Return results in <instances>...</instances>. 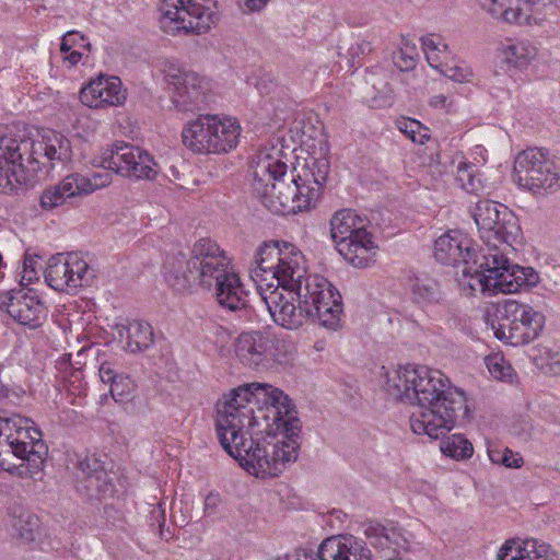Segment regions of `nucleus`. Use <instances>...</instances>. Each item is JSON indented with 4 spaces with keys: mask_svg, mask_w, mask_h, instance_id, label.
Returning a JSON list of instances; mask_svg holds the SVG:
<instances>
[{
    "mask_svg": "<svg viewBox=\"0 0 560 560\" xmlns=\"http://www.w3.org/2000/svg\"><path fill=\"white\" fill-rule=\"evenodd\" d=\"M301 429L289 396L261 383L232 389L215 420L223 450L257 478L277 477L296 462Z\"/></svg>",
    "mask_w": 560,
    "mask_h": 560,
    "instance_id": "f257e3e1",
    "label": "nucleus"
},
{
    "mask_svg": "<svg viewBox=\"0 0 560 560\" xmlns=\"http://www.w3.org/2000/svg\"><path fill=\"white\" fill-rule=\"evenodd\" d=\"M318 150L308 158L290 183L284 180L288 165L281 159V150L275 147L260 149L252 159L253 190L261 203L276 214L298 213L315 206L327 180L330 163L329 147L322 136Z\"/></svg>",
    "mask_w": 560,
    "mask_h": 560,
    "instance_id": "f03ea898",
    "label": "nucleus"
},
{
    "mask_svg": "<svg viewBox=\"0 0 560 560\" xmlns=\"http://www.w3.org/2000/svg\"><path fill=\"white\" fill-rule=\"evenodd\" d=\"M448 383L439 370L407 364L388 375L386 390L395 399L419 406L410 416L413 433L438 440L450 432L458 419L464 420L469 415L464 393Z\"/></svg>",
    "mask_w": 560,
    "mask_h": 560,
    "instance_id": "7ed1b4c3",
    "label": "nucleus"
},
{
    "mask_svg": "<svg viewBox=\"0 0 560 560\" xmlns=\"http://www.w3.org/2000/svg\"><path fill=\"white\" fill-rule=\"evenodd\" d=\"M165 281L177 292L191 288L214 290L218 304L231 312L247 307V293L226 253L203 237L191 247L188 257L179 254L165 264Z\"/></svg>",
    "mask_w": 560,
    "mask_h": 560,
    "instance_id": "20e7f679",
    "label": "nucleus"
},
{
    "mask_svg": "<svg viewBox=\"0 0 560 560\" xmlns=\"http://www.w3.org/2000/svg\"><path fill=\"white\" fill-rule=\"evenodd\" d=\"M503 215L495 220L490 231L480 233L481 240L489 247L481 262L474 269L476 282H469L472 291L479 290L490 295L497 293H515L538 283L539 276L532 267L514 265L500 250V246L511 247L518 231L516 218L509 209H502Z\"/></svg>",
    "mask_w": 560,
    "mask_h": 560,
    "instance_id": "39448f33",
    "label": "nucleus"
},
{
    "mask_svg": "<svg viewBox=\"0 0 560 560\" xmlns=\"http://www.w3.org/2000/svg\"><path fill=\"white\" fill-rule=\"evenodd\" d=\"M71 158L70 140L54 130H46L36 139L0 136V192L15 190L25 180V167L48 173L65 167Z\"/></svg>",
    "mask_w": 560,
    "mask_h": 560,
    "instance_id": "423d86ee",
    "label": "nucleus"
},
{
    "mask_svg": "<svg viewBox=\"0 0 560 560\" xmlns=\"http://www.w3.org/2000/svg\"><path fill=\"white\" fill-rule=\"evenodd\" d=\"M250 278L259 289L278 290L280 287L288 292L304 291L317 283L316 291H337L323 276L308 275L306 259L302 252L287 242H268L258 247Z\"/></svg>",
    "mask_w": 560,
    "mask_h": 560,
    "instance_id": "0eeeda50",
    "label": "nucleus"
},
{
    "mask_svg": "<svg viewBox=\"0 0 560 560\" xmlns=\"http://www.w3.org/2000/svg\"><path fill=\"white\" fill-rule=\"evenodd\" d=\"M317 283L306 285L304 291H292L296 295L299 306L278 290L264 295L273 322L290 330L299 329L307 319L320 326L336 330L340 326L342 314L341 295L338 291H316ZM291 294V292H289Z\"/></svg>",
    "mask_w": 560,
    "mask_h": 560,
    "instance_id": "6e6552de",
    "label": "nucleus"
},
{
    "mask_svg": "<svg viewBox=\"0 0 560 560\" xmlns=\"http://www.w3.org/2000/svg\"><path fill=\"white\" fill-rule=\"evenodd\" d=\"M0 438L7 452L21 460L13 465L0 460L3 470L21 478H33L43 470L48 447L40 432L27 427V420L19 416L0 417Z\"/></svg>",
    "mask_w": 560,
    "mask_h": 560,
    "instance_id": "1a4fd4ad",
    "label": "nucleus"
},
{
    "mask_svg": "<svg viewBox=\"0 0 560 560\" xmlns=\"http://www.w3.org/2000/svg\"><path fill=\"white\" fill-rule=\"evenodd\" d=\"M241 125L235 118L201 115L183 130V143L200 154H221L236 148Z\"/></svg>",
    "mask_w": 560,
    "mask_h": 560,
    "instance_id": "9d476101",
    "label": "nucleus"
},
{
    "mask_svg": "<svg viewBox=\"0 0 560 560\" xmlns=\"http://www.w3.org/2000/svg\"><path fill=\"white\" fill-rule=\"evenodd\" d=\"M215 5V0H164L160 26L171 35L205 34L218 22Z\"/></svg>",
    "mask_w": 560,
    "mask_h": 560,
    "instance_id": "9b49d317",
    "label": "nucleus"
},
{
    "mask_svg": "<svg viewBox=\"0 0 560 560\" xmlns=\"http://www.w3.org/2000/svg\"><path fill=\"white\" fill-rule=\"evenodd\" d=\"M500 313L494 335L512 346L527 345L537 339L544 330L546 317L542 312L527 303L506 300L498 310Z\"/></svg>",
    "mask_w": 560,
    "mask_h": 560,
    "instance_id": "f8f14e48",
    "label": "nucleus"
},
{
    "mask_svg": "<svg viewBox=\"0 0 560 560\" xmlns=\"http://www.w3.org/2000/svg\"><path fill=\"white\" fill-rule=\"evenodd\" d=\"M514 180L534 194H545L559 187L560 166L550 159L548 151L527 149L515 159Z\"/></svg>",
    "mask_w": 560,
    "mask_h": 560,
    "instance_id": "ddd939ff",
    "label": "nucleus"
},
{
    "mask_svg": "<svg viewBox=\"0 0 560 560\" xmlns=\"http://www.w3.org/2000/svg\"><path fill=\"white\" fill-rule=\"evenodd\" d=\"M94 165L115 171L131 180H152L159 173L153 156L145 150L130 143H115L100 158L93 160Z\"/></svg>",
    "mask_w": 560,
    "mask_h": 560,
    "instance_id": "4468645a",
    "label": "nucleus"
},
{
    "mask_svg": "<svg viewBox=\"0 0 560 560\" xmlns=\"http://www.w3.org/2000/svg\"><path fill=\"white\" fill-rule=\"evenodd\" d=\"M278 345V339L261 330L243 331L235 339L234 352L244 366L265 371L280 362Z\"/></svg>",
    "mask_w": 560,
    "mask_h": 560,
    "instance_id": "2eb2a0df",
    "label": "nucleus"
},
{
    "mask_svg": "<svg viewBox=\"0 0 560 560\" xmlns=\"http://www.w3.org/2000/svg\"><path fill=\"white\" fill-rule=\"evenodd\" d=\"M434 257L436 261L446 266H456L463 262V276L469 277V282H476L474 269L480 265L476 248L472 241L458 230H451L440 237L434 243Z\"/></svg>",
    "mask_w": 560,
    "mask_h": 560,
    "instance_id": "dca6fc26",
    "label": "nucleus"
},
{
    "mask_svg": "<svg viewBox=\"0 0 560 560\" xmlns=\"http://www.w3.org/2000/svg\"><path fill=\"white\" fill-rule=\"evenodd\" d=\"M165 81L172 89V101L182 112L199 109L206 100L208 82L198 73L170 66L165 72Z\"/></svg>",
    "mask_w": 560,
    "mask_h": 560,
    "instance_id": "f3484780",
    "label": "nucleus"
},
{
    "mask_svg": "<svg viewBox=\"0 0 560 560\" xmlns=\"http://www.w3.org/2000/svg\"><path fill=\"white\" fill-rule=\"evenodd\" d=\"M291 560H371L372 552L366 542L353 535H338L325 539L318 552L295 549L288 553Z\"/></svg>",
    "mask_w": 560,
    "mask_h": 560,
    "instance_id": "a211bd4d",
    "label": "nucleus"
},
{
    "mask_svg": "<svg viewBox=\"0 0 560 560\" xmlns=\"http://www.w3.org/2000/svg\"><path fill=\"white\" fill-rule=\"evenodd\" d=\"M88 271V262L78 254L59 253L48 259L44 276L51 289L69 293L83 287Z\"/></svg>",
    "mask_w": 560,
    "mask_h": 560,
    "instance_id": "6ab92c4d",
    "label": "nucleus"
},
{
    "mask_svg": "<svg viewBox=\"0 0 560 560\" xmlns=\"http://www.w3.org/2000/svg\"><path fill=\"white\" fill-rule=\"evenodd\" d=\"M79 489L90 498H109L115 493L114 474L95 455H86L78 463Z\"/></svg>",
    "mask_w": 560,
    "mask_h": 560,
    "instance_id": "aec40b11",
    "label": "nucleus"
},
{
    "mask_svg": "<svg viewBox=\"0 0 560 560\" xmlns=\"http://www.w3.org/2000/svg\"><path fill=\"white\" fill-rule=\"evenodd\" d=\"M80 100L88 107L101 108L121 105L126 94L118 77L101 74L81 89Z\"/></svg>",
    "mask_w": 560,
    "mask_h": 560,
    "instance_id": "412c9836",
    "label": "nucleus"
},
{
    "mask_svg": "<svg viewBox=\"0 0 560 560\" xmlns=\"http://www.w3.org/2000/svg\"><path fill=\"white\" fill-rule=\"evenodd\" d=\"M3 305L14 320L25 326H38L45 314V306L33 289L12 290Z\"/></svg>",
    "mask_w": 560,
    "mask_h": 560,
    "instance_id": "4be33fe9",
    "label": "nucleus"
},
{
    "mask_svg": "<svg viewBox=\"0 0 560 560\" xmlns=\"http://www.w3.org/2000/svg\"><path fill=\"white\" fill-rule=\"evenodd\" d=\"M497 560H555L551 547L537 539H510L501 547Z\"/></svg>",
    "mask_w": 560,
    "mask_h": 560,
    "instance_id": "5701e85b",
    "label": "nucleus"
},
{
    "mask_svg": "<svg viewBox=\"0 0 560 560\" xmlns=\"http://www.w3.org/2000/svg\"><path fill=\"white\" fill-rule=\"evenodd\" d=\"M365 231V220L351 209L339 210L330 219L331 238L337 250L342 242L353 240Z\"/></svg>",
    "mask_w": 560,
    "mask_h": 560,
    "instance_id": "b1692460",
    "label": "nucleus"
},
{
    "mask_svg": "<svg viewBox=\"0 0 560 560\" xmlns=\"http://www.w3.org/2000/svg\"><path fill=\"white\" fill-rule=\"evenodd\" d=\"M376 249L372 235L365 231L353 240L342 242L338 253L353 267L364 268L373 260Z\"/></svg>",
    "mask_w": 560,
    "mask_h": 560,
    "instance_id": "393cba45",
    "label": "nucleus"
},
{
    "mask_svg": "<svg viewBox=\"0 0 560 560\" xmlns=\"http://www.w3.org/2000/svg\"><path fill=\"white\" fill-rule=\"evenodd\" d=\"M537 48L529 40H512L502 43L498 56L509 69H525L535 59Z\"/></svg>",
    "mask_w": 560,
    "mask_h": 560,
    "instance_id": "a878e982",
    "label": "nucleus"
},
{
    "mask_svg": "<svg viewBox=\"0 0 560 560\" xmlns=\"http://www.w3.org/2000/svg\"><path fill=\"white\" fill-rule=\"evenodd\" d=\"M103 383L109 384V393L116 402H127L135 396L136 384L126 374L118 373L109 362H103L98 369Z\"/></svg>",
    "mask_w": 560,
    "mask_h": 560,
    "instance_id": "bb28decb",
    "label": "nucleus"
},
{
    "mask_svg": "<svg viewBox=\"0 0 560 560\" xmlns=\"http://www.w3.org/2000/svg\"><path fill=\"white\" fill-rule=\"evenodd\" d=\"M120 339H126V349L132 353L148 349L154 340V332L147 322L133 320L128 325H117Z\"/></svg>",
    "mask_w": 560,
    "mask_h": 560,
    "instance_id": "cd10ccee",
    "label": "nucleus"
},
{
    "mask_svg": "<svg viewBox=\"0 0 560 560\" xmlns=\"http://www.w3.org/2000/svg\"><path fill=\"white\" fill-rule=\"evenodd\" d=\"M409 289L413 302L422 306L438 304L443 300L440 284L435 279L427 275L410 278Z\"/></svg>",
    "mask_w": 560,
    "mask_h": 560,
    "instance_id": "c85d7f7f",
    "label": "nucleus"
},
{
    "mask_svg": "<svg viewBox=\"0 0 560 560\" xmlns=\"http://www.w3.org/2000/svg\"><path fill=\"white\" fill-rule=\"evenodd\" d=\"M508 15V23L517 25H540L545 21L539 0H515Z\"/></svg>",
    "mask_w": 560,
    "mask_h": 560,
    "instance_id": "c756f323",
    "label": "nucleus"
},
{
    "mask_svg": "<svg viewBox=\"0 0 560 560\" xmlns=\"http://www.w3.org/2000/svg\"><path fill=\"white\" fill-rule=\"evenodd\" d=\"M502 209H508L505 206L491 201L480 200L477 202L474 211V220L478 226L479 233L482 231H490L491 226L503 215Z\"/></svg>",
    "mask_w": 560,
    "mask_h": 560,
    "instance_id": "7c9ffc66",
    "label": "nucleus"
},
{
    "mask_svg": "<svg viewBox=\"0 0 560 560\" xmlns=\"http://www.w3.org/2000/svg\"><path fill=\"white\" fill-rule=\"evenodd\" d=\"M441 452L454 459H466L472 456V444L462 434H452L443 439L440 445Z\"/></svg>",
    "mask_w": 560,
    "mask_h": 560,
    "instance_id": "2f4dec72",
    "label": "nucleus"
},
{
    "mask_svg": "<svg viewBox=\"0 0 560 560\" xmlns=\"http://www.w3.org/2000/svg\"><path fill=\"white\" fill-rule=\"evenodd\" d=\"M456 180L467 192L477 194L483 188L479 170L470 163H459L456 172Z\"/></svg>",
    "mask_w": 560,
    "mask_h": 560,
    "instance_id": "473e14b6",
    "label": "nucleus"
},
{
    "mask_svg": "<svg viewBox=\"0 0 560 560\" xmlns=\"http://www.w3.org/2000/svg\"><path fill=\"white\" fill-rule=\"evenodd\" d=\"M58 185L68 200L91 194V187L89 186L90 184L86 176L79 173L67 175Z\"/></svg>",
    "mask_w": 560,
    "mask_h": 560,
    "instance_id": "72a5a7b5",
    "label": "nucleus"
},
{
    "mask_svg": "<svg viewBox=\"0 0 560 560\" xmlns=\"http://www.w3.org/2000/svg\"><path fill=\"white\" fill-rule=\"evenodd\" d=\"M490 374L500 381L512 383L516 378V373L509 361L503 355L493 354L486 359Z\"/></svg>",
    "mask_w": 560,
    "mask_h": 560,
    "instance_id": "f704fd0d",
    "label": "nucleus"
},
{
    "mask_svg": "<svg viewBox=\"0 0 560 560\" xmlns=\"http://www.w3.org/2000/svg\"><path fill=\"white\" fill-rule=\"evenodd\" d=\"M397 128L415 143L423 144L430 139L429 129L416 119L404 118L397 122Z\"/></svg>",
    "mask_w": 560,
    "mask_h": 560,
    "instance_id": "c9c22d12",
    "label": "nucleus"
},
{
    "mask_svg": "<svg viewBox=\"0 0 560 560\" xmlns=\"http://www.w3.org/2000/svg\"><path fill=\"white\" fill-rule=\"evenodd\" d=\"M68 202L58 184L47 187L40 195V207L45 211H51Z\"/></svg>",
    "mask_w": 560,
    "mask_h": 560,
    "instance_id": "e433bc0d",
    "label": "nucleus"
},
{
    "mask_svg": "<svg viewBox=\"0 0 560 560\" xmlns=\"http://www.w3.org/2000/svg\"><path fill=\"white\" fill-rule=\"evenodd\" d=\"M422 49L431 66L433 61L438 60V55L447 49V45L442 42L439 36L432 34L425 35L421 38Z\"/></svg>",
    "mask_w": 560,
    "mask_h": 560,
    "instance_id": "4c0bfd02",
    "label": "nucleus"
},
{
    "mask_svg": "<svg viewBox=\"0 0 560 560\" xmlns=\"http://www.w3.org/2000/svg\"><path fill=\"white\" fill-rule=\"evenodd\" d=\"M481 5L492 16L503 20L508 23V15L512 9L515 0H480Z\"/></svg>",
    "mask_w": 560,
    "mask_h": 560,
    "instance_id": "58836bf2",
    "label": "nucleus"
},
{
    "mask_svg": "<svg viewBox=\"0 0 560 560\" xmlns=\"http://www.w3.org/2000/svg\"><path fill=\"white\" fill-rule=\"evenodd\" d=\"M441 67V72L448 79L455 81V82H468L470 81V78L472 77V71L469 67L465 65H440L435 66Z\"/></svg>",
    "mask_w": 560,
    "mask_h": 560,
    "instance_id": "ea45409f",
    "label": "nucleus"
},
{
    "mask_svg": "<svg viewBox=\"0 0 560 560\" xmlns=\"http://www.w3.org/2000/svg\"><path fill=\"white\" fill-rule=\"evenodd\" d=\"M368 83L372 84V88L375 90V94L373 95V98L376 100L377 97L382 98L384 103H387L392 98L393 90L389 85V83L385 80V77L377 75L372 73L368 79Z\"/></svg>",
    "mask_w": 560,
    "mask_h": 560,
    "instance_id": "a19ab883",
    "label": "nucleus"
},
{
    "mask_svg": "<svg viewBox=\"0 0 560 560\" xmlns=\"http://www.w3.org/2000/svg\"><path fill=\"white\" fill-rule=\"evenodd\" d=\"M37 525V518L30 514H21L13 526L19 530L22 538L33 539V528Z\"/></svg>",
    "mask_w": 560,
    "mask_h": 560,
    "instance_id": "79ce46f5",
    "label": "nucleus"
},
{
    "mask_svg": "<svg viewBox=\"0 0 560 560\" xmlns=\"http://www.w3.org/2000/svg\"><path fill=\"white\" fill-rule=\"evenodd\" d=\"M84 42H85V37L82 34H80L79 32H77V31L67 32L62 37L60 50L62 52L67 54L74 46L90 48V46H91L90 43H84Z\"/></svg>",
    "mask_w": 560,
    "mask_h": 560,
    "instance_id": "37998d69",
    "label": "nucleus"
},
{
    "mask_svg": "<svg viewBox=\"0 0 560 560\" xmlns=\"http://www.w3.org/2000/svg\"><path fill=\"white\" fill-rule=\"evenodd\" d=\"M37 265L38 260L31 256H25L23 261V272H22V279L21 284H30L34 280L38 279V271H37Z\"/></svg>",
    "mask_w": 560,
    "mask_h": 560,
    "instance_id": "c03bdc74",
    "label": "nucleus"
},
{
    "mask_svg": "<svg viewBox=\"0 0 560 560\" xmlns=\"http://www.w3.org/2000/svg\"><path fill=\"white\" fill-rule=\"evenodd\" d=\"M408 49V47L406 50L400 48L393 55L395 66L401 71H409L416 67V59L411 56Z\"/></svg>",
    "mask_w": 560,
    "mask_h": 560,
    "instance_id": "a18cd8bd",
    "label": "nucleus"
},
{
    "mask_svg": "<svg viewBox=\"0 0 560 560\" xmlns=\"http://www.w3.org/2000/svg\"><path fill=\"white\" fill-rule=\"evenodd\" d=\"M86 179L89 180V186L91 187V192L95 191L96 189L106 187L112 182V176L108 172L103 173H94L91 177L86 176Z\"/></svg>",
    "mask_w": 560,
    "mask_h": 560,
    "instance_id": "49530a36",
    "label": "nucleus"
},
{
    "mask_svg": "<svg viewBox=\"0 0 560 560\" xmlns=\"http://www.w3.org/2000/svg\"><path fill=\"white\" fill-rule=\"evenodd\" d=\"M542 369L547 374L560 375V352H548Z\"/></svg>",
    "mask_w": 560,
    "mask_h": 560,
    "instance_id": "de8ad7c7",
    "label": "nucleus"
},
{
    "mask_svg": "<svg viewBox=\"0 0 560 560\" xmlns=\"http://www.w3.org/2000/svg\"><path fill=\"white\" fill-rule=\"evenodd\" d=\"M371 51V44L364 39L358 40L348 49L349 56L353 62L355 61V59L360 58L361 56L368 55Z\"/></svg>",
    "mask_w": 560,
    "mask_h": 560,
    "instance_id": "09e8293b",
    "label": "nucleus"
},
{
    "mask_svg": "<svg viewBox=\"0 0 560 560\" xmlns=\"http://www.w3.org/2000/svg\"><path fill=\"white\" fill-rule=\"evenodd\" d=\"M501 464L509 468H518L523 464V458L518 453H513L511 450L505 448L503 457L500 458Z\"/></svg>",
    "mask_w": 560,
    "mask_h": 560,
    "instance_id": "8fccbe9b",
    "label": "nucleus"
},
{
    "mask_svg": "<svg viewBox=\"0 0 560 560\" xmlns=\"http://www.w3.org/2000/svg\"><path fill=\"white\" fill-rule=\"evenodd\" d=\"M220 503V497L217 493H209L205 500V511L207 513H214Z\"/></svg>",
    "mask_w": 560,
    "mask_h": 560,
    "instance_id": "3c124183",
    "label": "nucleus"
},
{
    "mask_svg": "<svg viewBox=\"0 0 560 560\" xmlns=\"http://www.w3.org/2000/svg\"><path fill=\"white\" fill-rule=\"evenodd\" d=\"M269 0H244L245 7L249 12H258L262 10Z\"/></svg>",
    "mask_w": 560,
    "mask_h": 560,
    "instance_id": "603ef678",
    "label": "nucleus"
},
{
    "mask_svg": "<svg viewBox=\"0 0 560 560\" xmlns=\"http://www.w3.org/2000/svg\"><path fill=\"white\" fill-rule=\"evenodd\" d=\"M446 101H447V98L443 94L434 95L430 100V105L435 107V108H443V107L446 106Z\"/></svg>",
    "mask_w": 560,
    "mask_h": 560,
    "instance_id": "864d4df0",
    "label": "nucleus"
},
{
    "mask_svg": "<svg viewBox=\"0 0 560 560\" xmlns=\"http://www.w3.org/2000/svg\"><path fill=\"white\" fill-rule=\"evenodd\" d=\"M82 58V54L77 51V50H72L70 51L69 55L66 56V59L71 63V65H77Z\"/></svg>",
    "mask_w": 560,
    "mask_h": 560,
    "instance_id": "5fc2aeb1",
    "label": "nucleus"
},
{
    "mask_svg": "<svg viewBox=\"0 0 560 560\" xmlns=\"http://www.w3.org/2000/svg\"><path fill=\"white\" fill-rule=\"evenodd\" d=\"M488 454L492 463L501 464L500 458L503 457V452L489 450Z\"/></svg>",
    "mask_w": 560,
    "mask_h": 560,
    "instance_id": "6e6d98bb",
    "label": "nucleus"
},
{
    "mask_svg": "<svg viewBox=\"0 0 560 560\" xmlns=\"http://www.w3.org/2000/svg\"><path fill=\"white\" fill-rule=\"evenodd\" d=\"M271 560H291L289 555H284V556H279V557H276Z\"/></svg>",
    "mask_w": 560,
    "mask_h": 560,
    "instance_id": "4d7b16f0",
    "label": "nucleus"
},
{
    "mask_svg": "<svg viewBox=\"0 0 560 560\" xmlns=\"http://www.w3.org/2000/svg\"><path fill=\"white\" fill-rule=\"evenodd\" d=\"M551 4L560 7V0H548Z\"/></svg>",
    "mask_w": 560,
    "mask_h": 560,
    "instance_id": "13d9d810",
    "label": "nucleus"
},
{
    "mask_svg": "<svg viewBox=\"0 0 560 560\" xmlns=\"http://www.w3.org/2000/svg\"><path fill=\"white\" fill-rule=\"evenodd\" d=\"M393 560H411V559L404 558V557H398V556H393Z\"/></svg>",
    "mask_w": 560,
    "mask_h": 560,
    "instance_id": "bf43d9fd",
    "label": "nucleus"
}]
</instances>
